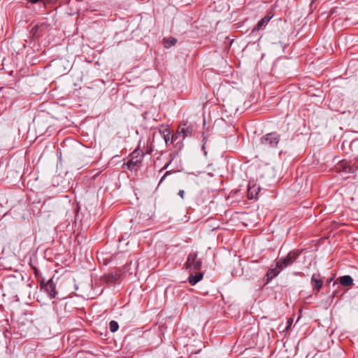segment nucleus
<instances>
[{
  "mask_svg": "<svg viewBox=\"0 0 358 358\" xmlns=\"http://www.w3.org/2000/svg\"><path fill=\"white\" fill-rule=\"evenodd\" d=\"M31 3H36L38 2L40 0H29Z\"/></svg>",
  "mask_w": 358,
  "mask_h": 358,
  "instance_id": "nucleus-22",
  "label": "nucleus"
},
{
  "mask_svg": "<svg viewBox=\"0 0 358 358\" xmlns=\"http://www.w3.org/2000/svg\"><path fill=\"white\" fill-rule=\"evenodd\" d=\"M203 278V273H198L196 275H190L188 278V281L192 285H194L199 282Z\"/></svg>",
  "mask_w": 358,
  "mask_h": 358,
  "instance_id": "nucleus-10",
  "label": "nucleus"
},
{
  "mask_svg": "<svg viewBox=\"0 0 358 358\" xmlns=\"http://www.w3.org/2000/svg\"><path fill=\"white\" fill-rule=\"evenodd\" d=\"M271 19V17H269L268 15L263 17L260 21H259L257 26L252 29V32L259 31L263 27L266 26Z\"/></svg>",
  "mask_w": 358,
  "mask_h": 358,
  "instance_id": "nucleus-9",
  "label": "nucleus"
},
{
  "mask_svg": "<svg viewBox=\"0 0 358 358\" xmlns=\"http://www.w3.org/2000/svg\"><path fill=\"white\" fill-rule=\"evenodd\" d=\"M298 255L299 254L295 252H290L285 258L280 259L277 263L280 267L283 269L292 264L296 259Z\"/></svg>",
  "mask_w": 358,
  "mask_h": 358,
  "instance_id": "nucleus-6",
  "label": "nucleus"
},
{
  "mask_svg": "<svg viewBox=\"0 0 358 358\" xmlns=\"http://www.w3.org/2000/svg\"><path fill=\"white\" fill-rule=\"evenodd\" d=\"M358 169V157L355 158L352 166H346L343 167V171L346 173H353Z\"/></svg>",
  "mask_w": 358,
  "mask_h": 358,
  "instance_id": "nucleus-11",
  "label": "nucleus"
},
{
  "mask_svg": "<svg viewBox=\"0 0 358 358\" xmlns=\"http://www.w3.org/2000/svg\"><path fill=\"white\" fill-rule=\"evenodd\" d=\"M311 282L315 289L319 291L323 286V280L319 273H314L311 278Z\"/></svg>",
  "mask_w": 358,
  "mask_h": 358,
  "instance_id": "nucleus-7",
  "label": "nucleus"
},
{
  "mask_svg": "<svg viewBox=\"0 0 358 358\" xmlns=\"http://www.w3.org/2000/svg\"><path fill=\"white\" fill-rule=\"evenodd\" d=\"M178 195L182 198L183 199L184 198V195H185V192L183 190H180L178 192Z\"/></svg>",
  "mask_w": 358,
  "mask_h": 358,
  "instance_id": "nucleus-19",
  "label": "nucleus"
},
{
  "mask_svg": "<svg viewBox=\"0 0 358 358\" xmlns=\"http://www.w3.org/2000/svg\"><path fill=\"white\" fill-rule=\"evenodd\" d=\"M171 174V171H166V173H164V175L162 176V178H161L160 181H159V184L162 182V181L168 176Z\"/></svg>",
  "mask_w": 358,
  "mask_h": 358,
  "instance_id": "nucleus-17",
  "label": "nucleus"
},
{
  "mask_svg": "<svg viewBox=\"0 0 358 358\" xmlns=\"http://www.w3.org/2000/svg\"><path fill=\"white\" fill-rule=\"evenodd\" d=\"M248 197H249V199H253L254 198V196H253L252 192L251 191V187H249V189H248Z\"/></svg>",
  "mask_w": 358,
  "mask_h": 358,
  "instance_id": "nucleus-18",
  "label": "nucleus"
},
{
  "mask_svg": "<svg viewBox=\"0 0 358 358\" xmlns=\"http://www.w3.org/2000/svg\"><path fill=\"white\" fill-rule=\"evenodd\" d=\"M280 141V135L272 132L264 135L260 140L261 145L264 149L275 148Z\"/></svg>",
  "mask_w": 358,
  "mask_h": 358,
  "instance_id": "nucleus-1",
  "label": "nucleus"
},
{
  "mask_svg": "<svg viewBox=\"0 0 358 358\" xmlns=\"http://www.w3.org/2000/svg\"><path fill=\"white\" fill-rule=\"evenodd\" d=\"M164 46L166 48H169L174 45L177 42L176 38H175L173 37H170L169 38L164 39Z\"/></svg>",
  "mask_w": 358,
  "mask_h": 358,
  "instance_id": "nucleus-13",
  "label": "nucleus"
},
{
  "mask_svg": "<svg viewBox=\"0 0 358 358\" xmlns=\"http://www.w3.org/2000/svg\"><path fill=\"white\" fill-rule=\"evenodd\" d=\"M192 126L187 122L181 123L177 129L176 135H171L172 141L176 139L178 137H182L185 139L187 136H190L192 134Z\"/></svg>",
  "mask_w": 358,
  "mask_h": 358,
  "instance_id": "nucleus-2",
  "label": "nucleus"
},
{
  "mask_svg": "<svg viewBox=\"0 0 358 358\" xmlns=\"http://www.w3.org/2000/svg\"><path fill=\"white\" fill-rule=\"evenodd\" d=\"M162 134L166 143L168 144L171 136L170 131L168 129H166L163 131Z\"/></svg>",
  "mask_w": 358,
  "mask_h": 358,
  "instance_id": "nucleus-14",
  "label": "nucleus"
},
{
  "mask_svg": "<svg viewBox=\"0 0 358 358\" xmlns=\"http://www.w3.org/2000/svg\"><path fill=\"white\" fill-rule=\"evenodd\" d=\"M144 153L140 150H134L131 154V159H129L126 164L127 167L129 169H132L140 164L143 157Z\"/></svg>",
  "mask_w": 358,
  "mask_h": 358,
  "instance_id": "nucleus-3",
  "label": "nucleus"
},
{
  "mask_svg": "<svg viewBox=\"0 0 358 358\" xmlns=\"http://www.w3.org/2000/svg\"><path fill=\"white\" fill-rule=\"evenodd\" d=\"M186 266L190 270H199L201 266V261L197 258L196 254H189L186 262Z\"/></svg>",
  "mask_w": 358,
  "mask_h": 358,
  "instance_id": "nucleus-5",
  "label": "nucleus"
},
{
  "mask_svg": "<svg viewBox=\"0 0 358 358\" xmlns=\"http://www.w3.org/2000/svg\"><path fill=\"white\" fill-rule=\"evenodd\" d=\"M292 323V320L289 319L287 322V327H289Z\"/></svg>",
  "mask_w": 358,
  "mask_h": 358,
  "instance_id": "nucleus-21",
  "label": "nucleus"
},
{
  "mask_svg": "<svg viewBox=\"0 0 358 358\" xmlns=\"http://www.w3.org/2000/svg\"><path fill=\"white\" fill-rule=\"evenodd\" d=\"M41 289L46 292L50 299L55 298L57 295L56 286L52 278L47 282L43 280L41 282Z\"/></svg>",
  "mask_w": 358,
  "mask_h": 358,
  "instance_id": "nucleus-4",
  "label": "nucleus"
},
{
  "mask_svg": "<svg viewBox=\"0 0 358 358\" xmlns=\"http://www.w3.org/2000/svg\"><path fill=\"white\" fill-rule=\"evenodd\" d=\"M118 324L115 321H111L110 322V330L111 332H115L118 329Z\"/></svg>",
  "mask_w": 358,
  "mask_h": 358,
  "instance_id": "nucleus-15",
  "label": "nucleus"
},
{
  "mask_svg": "<svg viewBox=\"0 0 358 358\" xmlns=\"http://www.w3.org/2000/svg\"><path fill=\"white\" fill-rule=\"evenodd\" d=\"M171 161H170L168 164H166L163 168H162V170L163 169H166L168 168V166H169V164H171Z\"/></svg>",
  "mask_w": 358,
  "mask_h": 358,
  "instance_id": "nucleus-20",
  "label": "nucleus"
},
{
  "mask_svg": "<svg viewBox=\"0 0 358 358\" xmlns=\"http://www.w3.org/2000/svg\"><path fill=\"white\" fill-rule=\"evenodd\" d=\"M339 282L343 286H350L353 284V279L350 275H343L339 278Z\"/></svg>",
  "mask_w": 358,
  "mask_h": 358,
  "instance_id": "nucleus-12",
  "label": "nucleus"
},
{
  "mask_svg": "<svg viewBox=\"0 0 358 358\" xmlns=\"http://www.w3.org/2000/svg\"><path fill=\"white\" fill-rule=\"evenodd\" d=\"M117 280V275L110 274L109 275L107 278L106 281L108 282H114Z\"/></svg>",
  "mask_w": 358,
  "mask_h": 358,
  "instance_id": "nucleus-16",
  "label": "nucleus"
},
{
  "mask_svg": "<svg viewBox=\"0 0 358 358\" xmlns=\"http://www.w3.org/2000/svg\"><path fill=\"white\" fill-rule=\"evenodd\" d=\"M282 269L280 267V266L276 263L275 268H271L267 271L266 275L268 280L273 279L282 271Z\"/></svg>",
  "mask_w": 358,
  "mask_h": 358,
  "instance_id": "nucleus-8",
  "label": "nucleus"
}]
</instances>
